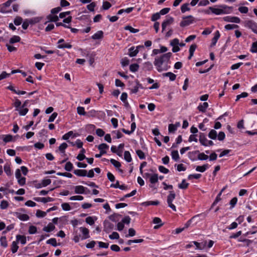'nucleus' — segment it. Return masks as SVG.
Segmentation results:
<instances>
[{"label":"nucleus","instance_id":"obj_1","mask_svg":"<svg viewBox=\"0 0 257 257\" xmlns=\"http://www.w3.org/2000/svg\"><path fill=\"white\" fill-rule=\"evenodd\" d=\"M172 55V53L168 52L155 59L154 64L159 72L167 71L169 69L168 63Z\"/></svg>","mask_w":257,"mask_h":257},{"label":"nucleus","instance_id":"obj_2","mask_svg":"<svg viewBox=\"0 0 257 257\" xmlns=\"http://www.w3.org/2000/svg\"><path fill=\"white\" fill-rule=\"evenodd\" d=\"M218 8H214L209 7L211 12L216 15L227 14L230 13L232 11V7H228L226 5H219Z\"/></svg>","mask_w":257,"mask_h":257},{"label":"nucleus","instance_id":"obj_3","mask_svg":"<svg viewBox=\"0 0 257 257\" xmlns=\"http://www.w3.org/2000/svg\"><path fill=\"white\" fill-rule=\"evenodd\" d=\"M176 196L175 193L173 191H170V194L167 197V203L168 206L172 209L174 211H176L175 206L172 203L173 200Z\"/></svg>","mask_w":257,"mask_h":257},{"label":"nucleus","instance_id":"obj_4","mask_svg":"<svg viewBox=\"0 0 257 257\" xmlns=\"http://www.w3.org/2000/svg\"><path fill=\"white\" fill-rule=\"evenodd\" d=\"M194 18L192 16H188L183 18V20L180 23V26L184 27L193 23Z\"/></svg>","mask_w":257,"mask_h":257},{"label":"nucleus","instance_id":"obj_5","mask_svg":"<svg viewBox=\"0 0 257 257\" xmlns=\"http://www.w3.org/2000/svg\"><path fill=\"white\" fill-rule=\"evenodd\" d=\"M244 26L257 34V24L254 21L252 20L246 21L244 22Z\"/></svg>","mask_w":257,"mask_h":257},{"label":"nucleus","instance_id":"obj_6","mask_svg":"<svg viewBox=\"0 0 257 257\" xmlns=\"http://www.w3.org/2000/svg\"><path fill=\"white\" fill-rule=\"evenodd\" d=\"M202 215V214H199L192 217L185 223V227L188 228L191 225L192 222H194L195 224H196L197 222L199 221V217Z\"/></svg>","mask_w":257,"mask_h":257},{"label":"nucleus","instance_id":"obj_7","mask_svg":"<svg viewBox=\"0 0 257 257\" xmlns=\"http://www.w3.org/2000/svg\"><path fill=\"white\" fill-rule=\"evenodd\" d=\"M64 39H61L58 42V46L57 48L59 49H63V48H68L70 49L72 48V46L69 43H64Z\"/></svg>","mask_w":257,"mask_h":257},{"label":"nucleus","instance_id":"obj_8","mask_svg":"<svg viewBox=\"0 0 257 257\" xmlns=\"http://www.w3.org/2000/svg\"><path fill=\"white\" fill-rule=\"evenodd\" d=\"M114 225L112 223L108 221L105 220L104 221V231L106 233H109L113 229Z\"/></svg>","mask_w":257,"mask_h":257},{"label":"nucleus","instance_id":"obj_9","mask_svg":"<svg viewBox=\"0 0 257 257\" xmlns=\"http://www.w3.org/2000/svg\"><path fill=\"white\" fill-rule=\"evenodd\" d=\"M174 22V19L172 17H169L165 20L162 24V32L166 29L167 26L172 24Z\"/></svg>","mask_w":257,"mask_h":257},{"label":"nucleus","instance_id":"obj_10","mask_svg":"<svg viewBox=\"0 0 257 257\" xmlns=\"http://www.w3.org/2000/svg\"><path fill=\"white\" fill-rule=\"evenodd\" d=\"M223 20L226 22L239 23L240 20L237 17L227 16L223 18Z\"/></svg>","mask_w":257,"mask_h":257},{"label":"nucleus","instance_id":"obj_11","mask_svg":"<svg viewBox=\"0 0 257 257\" xmlns=\"http://www.w3.org/2000/svg\"><path fill=\"white\" fill-rule=\"evenodd\" d=\"M14 215H15L17 218H18L20 220L22 221H26L29 219V216L27 214H22L19 212H14Z\"/></svg>","mask_w":257,"mask_h":257},{"label":"nucleus","instance_id":"obj_12","mask_svg":"<svg viewBox=\"0 0 257 257\" xmlns=\"http://www.w3.org/2000/svg\"><path fill=\"white\" fill-rule=\"evenodd\" d=\"M80 230L82 232L83 236L82 237V239H85L88 238L89 236V231L88 229L86 227H80Z\"/></svg>","mask_w":257,"mask_h":257},{"label":"nucleus","instance_id":"obj_13","mask_svg":"<svg viewBox=\"0 0 257 257\" xmlns=\"http://www.w3.org/2000/svg\"><path fill=\"white\" fill-rule=\"evenodd\" d=\"M74 174L79 177H84L87 175V171L86 170L77 169L73 172Z\"/></svg>","mask_w":257,"mask_h":257},{"label":"nucleus","instance_id":"obj_14","mask_svg":"<svg viewBox=\"0 0 257 257\" xmlns=\"http://www.w3.org/2000/svg\"><path fill=\"white\" fill-rule=\"evenodd\" d=\"M103 37V32L102 31H98L95 34L91 36V38L93 40H99Z\"/></svg>","mask_w":257,"mask_h":257},{"label":"nucleus","instance_id":"obj_15","mask_svg":"<svg viewBox=\"0 0 257 257\" xmlns=\"http://www.w3.org/2000/svg\"><path fill=\"white\" fill-rule=\"evenodd\" d=\"M55 228V226L53 225L52 223H49L47 226H45L43 228V230L46 231L47 232H50L53 230H54Z\"/></svg>","mask_w":257,"mask_h":257},{"label":"nucleus","instance_id":"obj_16","mask_svg":"<svg viewBox=\"0 0 257 257\" xmlns=\"http://www.w3.org/2000/svg\"><path fill=\"white\" fill-rule=\"evenodd\" d=\"M153 223L155 224H159L154 226V229H158L163 225V223H162L161 219L159 217H155L153 219Z\"/></svg>","mask_w":257,"mask_h":257},{"label":"nucleus","instance_id":"obj_17","mask_svg":"<svg viewBox=\"0 0 257 257\" xmlns=\"http://www.w3.org/2000/svg\"><path fill=\"white\" fill-rule=\"evenodd\" d=\"M34 199H35V200H36L37 201H41L44 203L48 202H52L53 201V199L52 198H51L49 197H47V198H45V197L37 198H35Z\"/></svg>","mask_w":257,"mask_h":257},{"label":"nucleus","instance_id":"obj_18","mask_svg":"<svg viewBox=\"0 0 257 257\" xmlns=\"http://www.w3.org/2000/svg\"><path fill=\"white\" fill-rule=\"evenodd\" d=\"M199 142H200V143L204 146H207V142H208V140H207V139L206 138L205 135H204V134H201L200 135V138H199Z\"/></svg>","mask_w":257,"mask_h":257},{"label":"nucleus","instance_id":"obj_19","mask_svg":"<svg viewBox=\"0 0 257 257\" xmlns=\"http://www.w3.org/2000/svg\"><path fill=\"white\" fill-rule=\"evenodd\" d=\"M208 107V104L207 102H204L202 104H200L197 107L198 109L202 112H205L206 109Z\"/></svg>","mask_w":257,"mask_h":257},{"label":"nucleus","instance_id":"obj_20","mask_svg":"<svg viewBox=\"0 0 257 257\" xmlns=\"http://www.w3.org/2000/svg\"><path fill=\"white\" fill-rule=\"evenodd\" d=\"M16 239L18 242L20 241L22 244L26 243V237L24 235L18 234L16 236Z\"/></svg>","mask_w":257,"mask_h":257},{"label":"nucleus","instance_id":"obj_21","mask_svg":"<svg viewBox=\"0 0 257 257\" xmlns=\"http://www.w3.org/2000/svg\"><path fill=\"white\" fill-rule=\"evenodd\" d=\"M153 68V65L150 62H145L143 65V69L146 71H151Z\"/></svg>","mask_w":257,"mask_h":257},{"label":"nucleus","instance_id":"obj_22","mask_svg":"<svg viewBox=\"0 0 257 257\" xmlns=\"http://www.w3.org/2000/svg\"><path fill=\"white\" fill-rule=\"evenodd\" d=\"M197 48V45L196 44H192L190 46V49H189V56L188 57L189 59H191L192 57L193 56L194 52L195 50V49Z\"/></svg>","mask_w":257,"mask_h":257},{"label":"nucleus","instance_id":"obj_23","mask_svg":"<svg viewBox=\"0 0 257 257\" xmlns=\"http://www.w3.org/2000/svg\"><path fill=\"white\" fill-rule=\"evenodd\" d=\"M220 37V33L219 31H216L215 34V36L212 39V43H211V46H215L216 44V42L218 40V39Z\"/></svg>","mask_w":257,"mask_h":257},{"label":"nucleus","instance_id":"obj_24","mask_svg":"<svg viewBox=\"0 0 257 257\" xmlns=\"http://www.w3.org/2000/svg\"><path fill=\"white\" fill-rule=\"evenodd\" d=\"M17 111H19V114L22 116L25 115L27 112H28V108H16Z\"/></svg>","mask_w":257,"mask_h":257},{"label":"nucleus","instance_id":"obj_25","mask_svg":"<svg viewBox=\"0 0 257 257\" xmlns=\"http://www.w3.org/2000/svg\"><path fill=\"white\" fill-rule=\"evenodd\" d=\"M18 241H14L12 242V244L11 245V250H12V252L13 253H15L17 251L18 248H19V246L18 245Z\"/></svg>","mask_w":257,"mask_h":257},{"label":"nucleus","instance_id":"obj_26","mask_svg":"<svg viewBox=\"0 0 257 257\" xmlns=\"http://www.w3.org/2000/svg\"><path fill=\"white\" fill-rule=\"evenodd\" d=\"M85 191V188L82 186H77L75 188V192L77 194H83Z\"/></svg>","mask_w":257,"mask_h":257},{"label":"nucleus","instance_id":"obj_27","mask_svg":"<svg viewBox=\"0 0 257 257\" xmlns=\"http://www.w3.org/2000/svg\"><path fill=\"white\" fill-rule=\"evenodd\" d=\"M158 176L157 174H154L151 176V177L150 178V182L152 184H155L157 183L158 181Z\"/></svg>","mask_w":257,"mask_h":257},{"label":"nucleus","instance_id":"obj_28","mask_svg":"<svg viewBox=\"0 0 257 257\" xmlns=\"http://www.w3.org/2000/svg\"><path fill=\"white\" fill-rule=\"evenodd\" d=\"M68 147V145L66 143H63L60 145L59 147V151L63 154L64 155H65V149Z\"/></svg>","mask_w":257,"mask_h":257},{"label":"nucleus","instance_id":"obj_29","mask_svg":"<svg viewBox=\"0 0 257 257\" xmlns=\"http://www.w3.org/2000/svg\"><path fill=\"white\" fill-rule=\"evenodd\" d=\"M129 51V55L131 57H134L136 56L139 53V50L135 49L134 47H132L131 48H130Z\"/></svg>","mask_w":257,"mask_h":257},{"label":"nucleus","instance_id":"obj_30","mask_svg":"<svg viewBox=\"0 0 257 257\" xmlns=\"http://www.w3.org/2000/svg\"><path fill=\"white\" fill-rule=\"evenodd\" d=\"M217 136V132L214 130H211L208 134L209 138L212 140H215Z\"/></svg>","mask_w":257,"mask_h":257},{"label":"nucleus","instance_id":"obj_31","mask_svg":"<svg viewBox=\"0 0 257 257\" xmlns=\"http://www.w3.org/2000/svg\"><path fill=\"white\" fill-rule=\"evenodd\" d=\"M208 167V164H204L202 166H198L196 168V170L200 172H204Z\"/></svg>","mask_w":257,"mask_h":257},{"label":"nucleus","instance_id":"obj_32","mask_svg":"<svg viewBox=\"0 0 257 257\" xmlns=\"http://www.w3.org/2000/svg\"><path fill=\"white\" fill-rule=\"evenodd\" d=\"M171 156L172 159L174 160L175 161H178L179 159H180L178 152L177 150L173 151L171 153Z\"/></svg>","mask_w":257,"mask_h":257},{"label":"nucleus","instance_id":"obj_33","mask_svg":"<svg viewBox=\"0 0 257 257\" xmlns=\"http://www.w3.org/2000/svg\"><path fill=\"white\" fill-rule=\"evenodd\" d=\"M124 159L127 162H131L132 160L131 155L128 151H125L124 153Z\"/></svg>","mask_w":257,"mask_h":257},{"label":"nucleus","instance_id":"obj_34","mask_svg":"<svg viewBox=\"0 0 257 257\" xmlns=\"http://www.w3.org/2000/svg\"><path fill=\"white\" fill-rule=\"evenodd\" d=\"M1 245L6 248L8 246V242L6 236H2L0 238Z\"/></svg>","mask_w":257,"mask_h":257},{"label":"nucleus","instance_id":"obj_35","mask_svg":"<svg viewBox=\"0 0 257 257\" xmlns=\"http://www.w3.org/2000/svg\"><path fill=\"white\" fill-rule=\"evenodd\" d=\"M163 75L165 76L169 77L171 81L175 80L176 78V75L172 72L164 73Z\"/></svg>","mask_w":257,"mask_h":257},{"label":"nucleus","instance_id":"obj_36","mask_svg":"<svg viewBox=\"0 0 257 257\" xmlns=\"http://www.w3.org/2000/svg\"><path fill=\"white\" fill-rule=\"evenodd\" d=\"M21 40V38L19 36H14L10 39V43L13 44L15 43L19 42Z\"/></svg>","mask_w":257,"mask_h":257},{"label":"nucleus","instance_id":"obj_37","mask_svg":"<svg viewBox=\"0 0 257 257\" xmlns=\"http://www.w3.org/2000/svg\"><path fill=\"white\" fill-rule=\"evenodd\" d=\"M108 148V146L104 143L99 145L98 147V149L100 150V152H106L105 150L107 149Z\"/></svg>","mask_w":257,"mask_h":257},{"label":"nucleus","instance_id":"obj_38","mask_svg":"<svg viewBox=\"0 0 257 257\" xmlns=\"http://www.w3.org/2000/svg\"><path fill=\"white\" fill-rule=\"evenodd\" d=\"M189 183H186L185 180H183L182 183L178 185L180 189H185L188 187Z\"/></svg>","mask_w":257,"mask_h":257},{"label":"nucleus","instance_id":"obj_39","mask_svg":"<svg viewBox=\"0 0 257 257\" xmlns=\"http://www.w3.org/2000/svg\"><path fill=\"white\" fill-rule=\"evenodd\" d=\"M124 30H128L132 33H136L139 32V29H135L130 26H126L124 27Z\"/></svg>","mask_w":257,"mask_h":257},{"label":"nucleus","instance_id":"obj_40","mask_svg":"<svg viewBox=\"0 0 257 257\" xmlns=\"http://www.w3.org/2000/svg\"><path fill=\"white\" fill-rule=\"evenodd\" d=\"M73 168V164L70 162H68L66 163L64 169L67 171H71Z\"/></svg>","mask_w":257,"mask_h":257},{"label":"nucleus","instance_id":"obj_41","mask_svg":"<svg viewBox=\"0 0 257 257\" xmlns=\"http://www.w3.org/2000/svg\"><path fill=\"white\" fill-rule=\"evenodd\" d=\"M139 65L138 64H133L130 66V69L132 72H136L138 70Z\"/></svg>","mask_w":257,"mask_h":257},{"label":"nucleus","instance_id":"obj_42","mask_svg":"<svg viewBox=\"0 0 257 257\" xmlns=\"http://www.w3.org/2000/svg\"><path fill=\"white\" fill-rule=\"evenodd\" d=\"M181 12L184 13L186 11H190V9L189 7V4L186 3L182 5L181 8Z\"/></svg>","mask_w":257,"mask_h":257},{"label":"nucleus","instance_id":"obj_43","mask_svg":"<svg viewBox=\"0 0 257 257\" xmlns=\"http://www.w3.org/2000/svg\"><path fill=\"white\" fill-rule=\"evenodd\" d=\"M4 171L5 173L8 175L11 176L12 175L11 170V168L9 165L6 164L5 165L4 168Z\"/></svg>","mask_w":257,"mask_h":257},{"label":"nucleus","instance_id":"obj_44","mask_svg":"<svg viewBox=\"0 0 257 257\" xmlns=\"http://www.w3.org/2000/svg\"><path fill=\"white\" fill-rule=\"evenodd\" d=\"M208 158L209 157L203 153H199L198 155V159L200 160H206L208 159Z\"/></svg>","mask_w":257,"mask_h":257},{"label":"nucleus","instance_id":"obj_45","mask_svg":"<svg viewBox=\"0 0 257 257\" xmlns=\"http://www.w3.org/2000/svg\"><path fill=\"white\" fill-rule=\"evenodd\" d=\"M110 162L115 167L117 168H118L121 166L120 163L114 159H111Z\"/></svg>","mask_w":257,"mask_h":257},{"label":"nucleus","instance_id":"obj_46","mask_svg":"<svg viewBox=\"0 0 257 257\" xmlns=\"http://www.w3.org/2000/svg\"><path fill=\"white\" fill-rule=\"evenodd\" d=\"M47 243L51 244L53 246H56L57 245L56 239L54 238H52L48 240L47 241Z\"/></svg>","mask_w":257,"mask_h":257},{"label":"nucleus","instance_id":"obj_47","mask_svg":"<svg viewBox=\"0 0 257 257\" xmlns=\"http://www.w3.org/2000/svg\"><path fill=\"white\" fill-rule=\"evenodd\" d=\"M238 26L234 24H228L225 26V29L227 30H230L235 28H238Z\"/></svg>","mask_w":257,"mask_h":257},{"label":"nucleus","instance_id":"obj_48","mask_svg":"<svg viewBox=\"0 0 257 257\" xmlns=\"http://www.w3.org/2000/svg\"><path fill=\"white\" fill-rule=\"evenodd\" d=\"M37 229L35 226L31 225L29 227L28 232L30 234H34L37 232Z\"/></svg>","mask_w":257,"mask_h":257},{"label":"nucleus","instance_id":"obj_49","mask_svg":"<svg viewBox=\"0 0 257 257\" xmlns=\"http://www.w3.org/2000/svg\"><path fill=\"white\" fill-rule=\"evenodd\" d=\"M77 111L79 115H84L86 114L84 108L83 107L78 106L77 108Z\"/></svg>","mask_w":257,"mask_h":257},{"label":"nucleus","instance_id":"obj_50","mask_svg":"<svg viewBox=\"0 0 257 257\" xmlns=\"http://www.w3.org/2000/svg\"><path fill=\"white\" fill-rule=\"evenodd\" d=\"M136 153L140 159H144L145 158V154L142 151L138 150L136 151Z\"/></svg>","mask_w":257,"mask_h":257},{"label":"nucleus","instance_id":"obj_51","mask_svg":"<svg viewBox=\"0 0 257 257\" xmlns=\"http://www.w3.org/2000/svg\"><path fill=\"white\" fill-rule=\"evenodd\" d=\"M247 96H248V93L247 92H242L240 94H239L236 96V98L235 101H237L240 99V98H244V97H247Z\"/></svg>","mask_w":257,"mask_h":257},{"label":"nucleus","instance_id":"obj_52","mask_svg":"<svg viewBox=\"0 0 257 257\" xmlns=\"http://www.w3.org/2000/svg\"><path fill=\"white\" fill-rule=\"evenodd\" d=\"M22 21H23V19L21 17H17L14 20V24L17 25V26H18V25H20L21 24V23H22Z\"/></svg>","mask_w":257,"mask_h":257},{"label":"nucleus","instance_id":"obj_53","mask_svg":"<svg viewBox=\"0 0 257 257\" xmlns=\"http://www.w3.org/2000/svg\"><path fill=\"white\" fill-rule=\"evenodd\" d=\"M47 212L38 210L36 212V216L38 217H43L46 216Z\"/></svg>","mask_w":257,"mask_h":257},{"label":"nucleus","instance_id":"obj_54","mask_svg":"<svg viewBox=\"0 0 257 257\" xmlns=\"http://www.w3.org/2000/svg\"><path fill=\"white\" fill-rule=\"evenodd\" d=\"M252 53L257 52V41L252 43L250 50Z\"/></svg>","mask_w":257,"mask_h":257},{"label":"nucleus","instance_id":"obj_55","mask_svg":"<svg viewBox=\"0 0 257 257\" xmlns=\"http://www.w3.org/2000/svg\"><path fill=\"white\" fill-rule=\"evenodd\" d=\"M109 237L111 239H118L119 236L117 232H113L111 234L109 235Z\"/></svg>","mask_w":257,"mask_h":257},{"label":"nucleus","instance_id":"obj_56","mask_svg":"<svg viewBox=\"0 0 257 257\" xmlns=\"http://www.w3.org/2000/svg\"><path fill=\"white\" fill-rule=\"evenodd\" d=\"M111 7V5L108 2H104L103 3L102 8L104 10H108Z\"/></svg>","mask_w":257,"mask_h":257},{"label":"nucleus","instance_id":"obj_57","mask_svg":"<svg viewBox=\"0 0 257 257\" xmlns=\"http://www.w3.org/2000/svg\"><path fill=\"white\" fill-rule=\"evenodd\" d=\"M130 61L127 58H124L121 60V64L123 67L128 65Z\"/></svg>","mask_w":257,"mask_h":257},{"label":"nucleus","instance_id":"obj_58","mask_svg":"<svg viewBox=\"0 0 257 257\" xmlns=\"http://www.w3.org/2000/svg\"><path fill=\"white\" fill-rule=\"evenodd\" d=\"M62 208L64 210L69 211L71 209L70 205L67 203H64L61 205Z\"/></svg>","mask_w":257,"mask_h":257},{"label":"nucleus","instance_id":"obj_59","mask_svg":"<svg viewBox=\"0 0 257 257\" xmlns=\"http://www.w3.org/2000/svg\"><path fill=\"white\" fill-rule=\"evenodd\" d=\"M58 114L57 112H53L51 116L49 117L48 121L49 122H53L57 117Z\"/></svg>","mask_w":257,"mask_h":257},{"label":"nucleus","instance_id":"obj_60","mask_svg":"<svg viewBox=\"0 0 257 257\" xmlns=\"http://www.w3.org/2000/svg\"><path fill=\"white\" fill-rule=\"evenodd\" d=\"M9 205V203L7 201L3 200L0 205L1 208L2 209H6Z\"/></svg>","mask_w":257,"mask_h":257},{"label":"nucleus","instance_id":"obj_61","mask_svg":"<svg viewBox=\"0 0 257 257\" xmlns=\"http://www.w3.org/2000/svg\"><path fill=\"white\" fill-rule=\"evenodd\" d=\"M85 221L87 223L89 224L90 225H92L94 223V221L93 218L91 216L87 217L85 219Z\"/></svg>","mask_w":257,"mask_h":257},{"label":"nucleus","instance_id":"obj_62","mask_svg":"<svg viewBox=\"0 0 257 257\" xmlns=\"http://www.w3.org/2000/svg\"><path fill=\"white\" fill-rule=\"evenodd\" d=\"M160 18V14L159 13H157L155 14H154L151 18V20L152 21H156L157 20L159 19Z\"/></svg>","mask_w":257,"mask_h":257},{"label":"nucleus","instance_id":"obj_63","mask_svg":"<svg viewBox=\"0 0 257 257\" xmlns=\"http://www.w3.org/2000/svg\"><path fill=\"white\" fill-rule=\"evenodd\" d=\"M48 18L50 21L56 22L58 21L59 18L57 16H52L51 15L48 16Z\"/></svg>","mask_w":257,"mask_h":257},{"label":"nucleus","instance_id":"obj_64","mask_svg":"<svg viewBox=\"0 0 257 257\" xmlns=\"http://www.w3.org/2000/svg\"><path fill=\"white\" fill-rule=\"evenodd\" d=\"M179 39L175 38L172 40L170 42V45L173 47L175 46H179Z\"/></svg>","mask_w":257,"mask_h":257}]
</instances>
